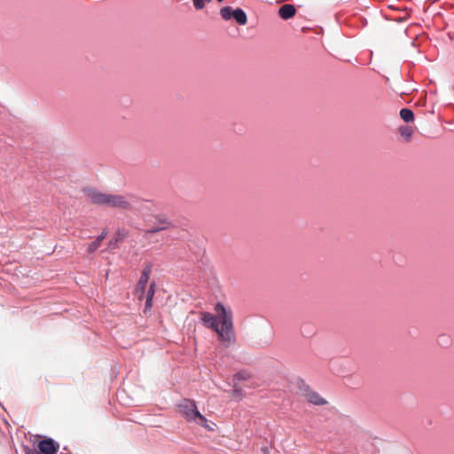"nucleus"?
I'll list each match as a JSON object with an SVG mask.
<instances>
[{"label":"nucleus","mask_w":454,"mask_h":454,"mask_svg":"<svg viewBox=\"0 0 454 454\" xmlns=\"http://www.w3.org/2000/svg\"><path fill=\"white\" fill-rule=\"evenodd\" d=\"M215 311L216 316L209 312H200V320L206 327L217 333L220 340L231 343L235 339L231 310L218 302L215 306Z\"/></svg>","instance_id":"nucleus-1"},{"label":"nucleus","mask_w":454,"mask_h":454,"mask_svg":"<svg viewBox=\"0 0 454 454\" xmlns=\"http://www.w3.org/2000/svg\"><path fill=\"white\" fill-rule=\"evenodd\" d=\"M83 193L87 200L94 205L121 210L132 209L128 197L122 194L102 192L95 188H85Z\"/></svg>","instance_id":"nucleus-2"},{"label":"nucleus","mask_w":454,"mask_h":454,"mask_svg":"<svg viewBox=\"0 0 454 454\" xmlns=\"http://www.w3.org/2000/svg\"><path fill=\"white\" fill-rule=\"evenodd\" d=\"M181 415L188 421H197L198 424L207 427V419L198 411L194 401L185 399L178 405Z\"/></svg>","instance_id":"nucleus-3"},{"label":"nucleus","mask_w":454,"mask_h":454,"mask_svg":"<svg viewBox=\"0 0 454 454\" xmlns=\"http://www.w3.org/2000/svg\"><path fill=\"white\" fill-rule=\"evenodd\" d=\"M220 15L224 20H229L231 18H233L238 24L242 26L246 25L247 22V17L246 12L240 8L233 10L230 6L223 7L220 10Z\"/></svg>","instance_id":"nucleus-4"},{"label":"nucleus","mask_w":454,"mask_h":454,"mask_svg":"<svg viewBox=\"0 0 454 454\" xmlns=\"http://www.w3.org/2000/svg\"><path fill=\"white\" fill-rule=\"evenodd\" d=\"M152 272V265L146 264L145 268L143 269V271L141 273L139 281L136 287V294L137 295L138 299L141 301L145 297L146 286L148 284L150 274Z\"/></svg>","instance_id":"nucleus-5"},{"label":"nucleus","mask_w":454,"mask_h":454,"mask_svg":"<svg viewBox=\"0 0 454 454\" xmlns=\"http://www.w3.org/2000/svg\"><path fill=\"white\" fill-rule=\"evenodd\" d=\"M37 449L43 454H55L58 450V446L51 439L42 440L37 444Z\"/></svg>","instance_id":"nucleus-6"},{"label":"nucleus","mask_w":454,"mask_h":454,"mask_svg":"<svg viewBox=\"0 0 454 454\" xmlns=\"http://www.w3.org/2000/svg\"><path fill=\"white\" fill-rule=\"evenodd\" d=\"M296 13V9L293 4H284L278 9V15L283 20H289L293 18Z\"/></svg>","instance_id":"nucleus-7"},{"label":"nucleus","mask_w":454,"mask_h":454,"mask_svg":"<svg viewBox=\"0 0 454 454\" xmlns=\"http://www.w3.org/2000/svg\"><path fill=\"white\" fill-rule=\"evenodd\" d=\"M154 293H155V282H152L150 284L149 289L146 292V294H145V299H146L145 310L151 309V308L153 306V298Z\"/></svg>","instance_id":"nucleus-8"},{"label":"nucleus","mask_w":454,"mask_h":454,"mask_svg":"<svg viewBox=\"0 0 454 454\" xmlns=\"http://www.w3.org/2000/svg\"><path fill=\"white\" fill-rule=\"evenodd\" d=\"M170 225L171 223L166 218L158 219V225L151 230H148L146 232L155 233L168 229V227H170Z\"/></svg>","instance_id":"nucleus-9"},{"label":"nucleus","mask_w":454,"mask_h":454,"mask_svg":"<svg viewBox=\"0 0 454 454\" xmlns=\"http://www.w3.org/2000/svg\"><path fill=\"white\" fill-rule=\"evenodd\" d=\"M307 399L310 403H313L315 405H323L326 403V401L316 392L309 393L307 395Z\"/></svg>","instance_id":"nucleus-10"},{"label":"nucleus","mask_w":454,"mask_h":454,"mask_svg":"<svg viewBox=\"0 0 454 454\" xmlns=\"http://www.w3.org/2000/svg\"><path fill=\"white\" fill-rule=\"evenodd\" d=\"M400 117L405 121V122H411L414 120V114L411 109L408 108H403L400 111Z\"/></svg>","instance_id":"nucleus-11"},{"label":"nucleus","mask_w":454,"mask_h":454,"mask_svg":"<svg viewBox=\"0 0 454 454\" xmlns=\"http://www.w3.org/2000/svg\"><path fill=\"white\" fill-rule=\"evenodd\" d=\"M400 134L404 137L406 139H410L413 133V129L409 126H402L399 129Z\"/></svg>","instance_id":"nucleus-12"},{"label":"nucleus","mask_w":454,"mask_h":454,"mask_svg":"<svg viewBox=\"0 0 454 454\" xmlns=\"http://www.w3.org/2000/svg\"><path fill=\"white\" fill-rule=\"evenodd\" d=\"M250 373L247 372V371L239 372L234 375V379L237 380H247L250 379Z\"/></svg>","instance_id":"nucleus-13"},{"label":"nucleus","mask_w":454,"mask_h":454,"mask_svg":"<svg viewBox=\"0 0 454 454\" xmlns=\"http://www.w3.org/2000/svg\"><path fill=\"white\" fill-rule=\"evenodd\" d=\"M193 5L197 10H201L205 7L206 4L210 3L211 0H192Z\"/></svg>","instance_id":"nucleus-14"},{"label":"nucleus","mask_w":454,"mask_h":454,"mask_svg":"<svg viewBox=\"0 0 454 454\" xmlns=\"http://www.w3.org/2000/svg\"><path fill=\"white\" fill-rule=\"evenodd\" d=\"M100 245L101 243L96 239L88 246L87 251L91 254L95 252L100 247Z\"/></svg>","instance_id":"nucleus-15"},{"label":"nucleus","mask_w":454,"mask_h":454,"mask_svg":"<svg viewBox=\"0 0 454 454\" xmlns=\"http://www.w3.org/2000/svg\"><path fill=\"white\" fill-rule=\"evenodd\" d=\"M25 452H26V454H43L38 449H30V448H26Z\"/></svg>","instance_id":"nucleus-16"},{"label":"nucleus","mask_w":454,"mask_h":454,"mask_svg":"<svg viewBox=\"0 0 454 454\" xmlns=\"http://www.w3.org/2000/svg\"><path fill=\"white\" fill-rule=\"evenodd\" d=\"M106 235L107 232L104 231L96 239L101 243L105 239Z\"/></svg>","instance_id":"nucleus-17"},{"label":"nucleus","mask_w":454,"mask_h":454,"mask_svg":"<svg viewBox=\"0 0 454 454\" xmlns=\"http://www.w3.org/2000/svg\"><path fill=\"white\" fill-rule=\"evenodd\" d=\"M124 236H121L120 232L117 233V237L114 239V243H118L119 241L122 240Z\"/></svg>","instance_id":"nucleus-18"},{"label":"nucleus","mask_w":454,"mask_h":454,"mask_svg":"<svg viewBox=\"0 0 454 454\" xmlns=\"http://www.w3.org/2000/svg\"><path fill=\"white\" fill-rule=\"evenodd\" d=\"M116 244H117V243H114V241H111V242L109 243V246H110L111 247H114Z\"/></svg>","instance_id":"nucleus-19"}]
</instances>
